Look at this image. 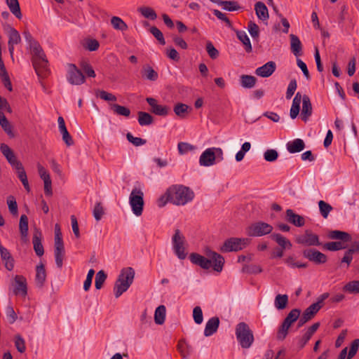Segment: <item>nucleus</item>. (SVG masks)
Wrapping results in <instances>:
<instances>
[{"mask_svg":"<svg viewBox=\"0 0 359 359\" xmlns=\"http://www.w3.org/2000/svg\"><path fill=\"white\" fill-rule=\"evenodd\" d=\"M95 95L106 101H116V97L114 95L103 90H97Z\"/></svg>","mask_w":359,"mask_h":359,"instance_id":"680f3d73","label":"nucleus"},{"mask_svg":"<svg viewBox=\"0 0 359 359\" xmlns=\"http://www.w3.org/2000/svg\"><path fill=\"white\" fill-rule=\"evenodd\" d=\"M147 102L151 107L150 111L157 116H165L168 114L169 108L165 105L158 104L157 100L154 97H147Z\"/></svg>","mask_w":359,"mask_h":359,"instance_id":"dca6fc26","label":"nucleus"},{"mask_svg":"<svg viewBox=\"0 0 359 359\" xmlns=\"http://www.w3.org/2000/svg\"><path fill=\"white\" fill-rule=\"evenodd\" d=\"M137 115L138 123L142 126L151 125L154 121V117L148 112L139 111Z\"/></svg>","mask_w":359,"mask_h":359,"instance_id":"a19ab883","label":"nucleus"},{"mask_svg":"<svg viewBox=\"0 0 359 359\" xmlns=\"http://www.w3.org/2000/svg\"><path fill=\"white\" fill-rule=\"evenodd\" d=\"M304 258L316 264H323L327 262V257L316 248H306L302 251Z\"/></svg>","mask_w":359,"mask_h":359,"instance_id":"f8f14e48","label":"nucleus"},{"mask_svg":"<svg viewBox=\"0 0 359 359\" xmlns=\"http://www.w3.org/2000/svg\"><path fill=\"white\" fill-rule=\"evenodd\" d=\"M320 212L324 218H327L330 212L332 210V207L324 201L318 202Z\"/></svg>","mask_w":359,"mask_h":359,"instance_id":"13d9d810","label":"nucleus"},{"mask_svg":"<svg viewBox=\"0 0 359 359\" xmlns=\"http://www.w3.org/2000/svg\"><path fill=\"white\" fill-rule=\"evenodd\" d=\"M312 114V104L308 95H304L302 97V109L301 118L302 121L306 122L309 116Z\"/></svg>","mask_w":359,"mask_h":359,"instance_id":"cd10ccee","label":"nucleus"},{"mask_svg":"<svg viewBox=\"0 0 359 359\" xmlns=\"http://www.w3.org/2000/svg\"><path fill=\"white\" fill-rule=\"evenodd\" d=\"M323 248L325 250L334 252L345 249L346 246H345L341 241H332L325 243Z\"/></svg>","mask_w":359,"mask_h":359,"instance_id":"8fccbe9b","label":"nucleus"},{"mask_svg":"<svg viewBox=\"0 0 359 359\" xmlns=\"http://www.w3.org/2000/svg\"><path fill=\"white\" fill-rule=\"evenodd\" d=\"M7 204H8V210H9L10 212L13 215L17 216L18 214V204H17L15 198L13 196H9L8 197Z\"/></svg>","mask_w":359,"mask_h":359,"instance_id":"6e6d98bb","label":"nucleus"},{"mask_svg":"<svg viewBox=\"0 0 359 359\" xmlns=\"http://www.w3.org/2000/svg\"><path fill=\"white\" fill-rule=\"evenodd\" d=\"M15 287L13 293L15 295L25 297L27 294V284L26 278L21 275L15 276Z\"/></svg>","mask_w":359,"mask_h":359,"instance_id":"a211bd4d","label":"nucleus"},{"mask_svg":"<svg viewBox=\"0 0 359 359\" xmlns=\"http://www.w3.org/2000/svg\"><path fill=\"white\" fill-rule=\"evenodd\" d=\"M112 27L119 31H126L128 28L127 24L119 17L114 16L111 18Z\"/></svg>","mask_w":359,"mask_h":359,"instance_id":"a18cd8bd","label":"nucleus"},{"mask_svg":"<svg viewBox=\"0 0 359 359\" xmlns=\"http://www.w3.org/2000/svg\"><path fill=\"white\" fill-rule=\"evenodd\" d=\"M205 49L211 59L215 60L219 57V53L211 41L206 43Z\"/></svg>","mask_w":359,"mask_h":359,"instance_id":"4d7b16f0","label":"nucleus"},{"mask_svg":"<svg viewBox=\"0 0 359 359\" xmlns=\"http://www.w3.org/2000/svg\"><path fill=\"white\" fill-rule=\"evenodd\" d=\"M80 67L81 69L86 74V75L89 77H95V72L93 69L90 64H89L87 61H81L80 62Z\"/></svg>","mask_w":359,"mask_h":359,"instance_id":"bf43d9fd","label":"nucleus"},{"mask_svg":"<svg viewBox=\"0 0 359 359\" xmlns=\"http://www.w3.org/2000/svg\"><path fill=\"white\" fill-rule=\"evenodd\" d=\"M32 53V62L39 77L46 78L49 74L48 61L39 43L34 40L29 43Z\"/></svg>","mask_w":359,"mask_h":359,"instance_id":"f257e3e1","label":"nucleus"},{"mask_svg":"<svg viewBox=\"0 0 359 359\" xmlns=\"http://www.w3.org/2000/svg\"><path fill=\"white\" fill-rule=\"evenodd\" d=\"M57 121L60 132L62 135V140L65 142L67 146H72L74 144V142L66 128L64 118L62 116H59Z\"/></svg>","mask_w":359,"mask_h":359,"instance_id":"393cba45","label":"nucleus"},{"mask_svg":"<svg viewBox=\"0 0 359 359\" xmlns=\"http://www.w3.org/2000/svg\"><path fill=\"white\" fill-rule=\"evenodd\" d=\"M320 326V322H316L308 328L305 334L303 335L302 338L299 339L298 341V346L299 349H302L305 346V345L311 339L313 334L317 331Z\"/></svg>","mask_w":359,"mask_h":359,"instance_id":"b1692460","label":"nucleus"},{"mask_svg":"<svg viewBox=\"0 0 359 359\" xmlns=\"http://www.w3.org/2000/svg\"><path fill=\"white\" fill-rule=\"evenodd\" d=\"M241 85L245 88H252L255 86L257 78L254 76L243 74L240 77Z\"/></svg>","mask_w":359,"mask_h":359,"instance_id":"ea45409f","label":"nucleus"},{"mask_svg":"<svg viewBox=\"0 0 359 359\" xmlns=\"http://www.w3.org/2000/svg\"><path fill=\"white\" fill-rule=\"evenodd\" d=\"M271 238L275 241L283 250L292 248L291 242L280 233H272Z\"/></svg>","mask_w":359,"mask_h":359,"instance_id":"e433bc0d","label":"nucleus"},{"mask_svg":"<svg viewBox=\"0 0 359 359\" xmlns=\"http://www.w3.org/2000/svg\"><path fill=\"white\" fill-rule=\"evenodd\" d=\"M19 229L21 236V239L24 242L28 241V217L26 215H22L20 218Z\"/></svg>","mask_w":359,"mask_h":359,"instance_id":"c756f323","label":"nucleus"},{"mask_svg":"<svg viewBox=\"0 0 359 359\" xmlns=\"http://www.w3.org/2000/svg\"><path fill=\"white\" fill-rule=\"evenodd\" d=\"M301 100L302 95L298 92L293 99L292 104L290 109V116L292 119H294L299 113Z\"/></svg>","mask_w":359,"mask_h":359,"instance_id":"f704fd0d","label":"nucleus"},{"mask_svg":"<svg viewBox=\"0 0 359 359\" xmlns=\"http://www.w3.org/2000/svg\"><path fill=\"white\" fill-rule=\"evenodd\" d=\"M205 255L212 260V266L214 271L220 273L224 267V258L220 254L211 250L209 248L205 250Z\"/></svg>","mask_w":359,"mask_h":359,"instance_id":"4468645a","label":"nucleus"},{"mask_svg":"<svg viewBox=\"0 0 359 359\" xmlns=\"http://www.w3.org/2000/svg\"><path fill=\"white\" fill-rule=\"evenodd\" d=\"M67 80L72 85H81L86 81L82 72L74 64H68Z\"/></svg>","mask_w":359,"mask_h":359,"instance_id":"ddd939ff","label":"nucleus"},{"mask_svg":"<svg viewBox=\"0 0 359 359\" xmlns=\"http://www.w3.org/2000/svg\"><path fill=\"white\" fill-rule=\"evenodd\" d=\"M248 29L250 34L253 39H257L259 34V28L258 25L253 21L248 22Z\"/></svg>","mask_w":359,"mask_h":359,"instance_id":"0e129e2a","label":"nucleus"},{"mask_svg":"<svg viewBox=\"0 0 359 359\" xmlns=\"http://www.w3.org/2000/svg\"><path fill=\"white\" fill-rule=\"evenodd\" d=\"M285 219L287 222L297 227H302L305 224L304 217L296 214L292 209H287L285 211Z\"/></svg>","mask_w":359,"mask_h":359,"instance_id":"412c9836","label":"nucleus"},{"mask_svg":"<svg viewBox=\"0 0 359 359\" xmlns=\"http://www.w3.org/2000/svg\"><path fill=\"white\" fill-rule=\"evenodd\" d=\"M279 156L278 152L276 149H267L264 154V158L266 161L274 162Z\"/></svg>","mask_w":359,"mask_h":359,"instance_id":"e2e57ef3","label":"nucleus"},{"mask_svg":"<svg viewBox=\"0 0 359 359\" xmlns=\"http://www.w3.org/2000/svg\"><path fill=\"white\" fill-rule=\"evenodd\" d=\"M38 172L40 177L44 182V193L47 196L53 195L52 191V182L49 173L47 170L40 164L37 165Z\"/></svg>","mask_w":359,"mask_h":359,"instance_id":"f3484780","label":"nucleus"},{"mask_svg":"<svg viewBox=\"0 0 359 359\" xmlns=\"http://www.w3.org/2000/svg\"><path fill=\"white\" fill-rule=\"evenodd\" d=\"M243 271L250 274H257L262 271V269L256 264L245 265L243 267Z\"/></svg>","mask_w":359,"mask_h":359,"instance_id":"338daca9","label":"nucleus"},{"mask_svg":"<svg viewBox=\"0 0 359 359\" xmlns=\"http://www.w3.org/2000/svg\"><path fill=\"white\" fill-rule=\"evenodd\" d=\"M41 241V231L39 229L36 228L32 237V243L34 252L39 257H41L44 254V249Z\"/></svg>","mask_w":359,"mask_h":359,"instance_id":"4be33fe9","label":"nucleus"},{"mask_svg":"<svg viewBox=\"0 0 359 359\" xmlns=\"http://www.w3.org/2000/svg\"><path fill=\"white\" fill-rule=\"evenodd\" d=\"M255 10L257 18L261 20H266L269 18V11L266 5L262 2L258 1L255 5Z\"/></svg>","mask_w":359,"mask_h":359,"instance_id":"72a5a7b5","label":"nucleus"},{"mask_svg":"<svg viewBox=\"0 0 359 359\" xmlns=\"http://www.w3.org/2000/svg\"><path fill=\"white\" fill-rule=\"evenodd\" d=\"M177 349L180 353L183 359H187L193 350L192 346L187 344L184 339H182L178 341Z\"/></svg>","mask_w":359,"mask_h":359,"instance_id":"7c9ffc66","label":"nucleus"},{"mask_svg":"<svg viewBox=\"0 0 359 359\" xmlns=\"http://www.w3.org/2000/svg\"><path fill=\"white\" fill-rule=\"evenodd\" d=\"M173 249L177 257L180 259H184L187 257L184 243L185 241L184 236L181 233L180 229H177L172 238Z\"/></svg>","mask_w":359,"mask_h":359,"instance_id":"1a4fd4ad","label":"nucleus"},{"mask_svg":"<svg viewBox=\"0 0 359 359\" xmlns=\"http://www.w3.org/2000/svg\"><path fill=\"white\" fill-rule=\"evenodd\" d=\"M276 65L273 61H269L255 70V74L261 77H269L276 71Z\"/></svg>","mask_w":359,"mask_h":359,"instance_id":"5701e85b","label":"nucleus"},{"mask_svg":"<svg viewBox=\"0 0 359 359\" xmlns=\"http://www.w3.org/2000/svg\"><path fill=\"white\" fill-rule=\"evenodd\" d=\"M166 308L164 305H160L156 309L154 313V321L157 325H163L165 319Z\"/></svg>","mask_w":359,"mask_h":359,"instance_id":"4c0bfd02","label":"nucleus"},{"mask_svg":"<svg viewBox=\"0 0 359 359\" xmlns=\"http://www.w3.org/2000/svg\"><path fill=\"white\" fill-rule=\"evenodd\" d=\"M54 256L57 268L62 269L65 256L64 243L62 235H55Z\"/></svg>","mask_w":359,"mask_h":359,"instance_id":"9d476101","label":"nucleus"},{"mask_svg":"<svg viewBox=\"0 0 359 359\" xmlns=\"http://www.w3.org/2000/svg\"><path fill=\"white\" fill-rule=\"evenodd\" d=\"M238 39L243 43L245 50L247 53H251L252 50V45L249 37L244 31H236Z\"/></svg>","mask_w":359,"mask_h":359,"instance_id":"79ce46f5","label":"nucleus"},{"mask_svg":"<svg viewBox=\"0 0 359 359\" xmlns=\"http://www.w3.org/2000/svg\"><path fill=\"white\" fill-rule=\"evenodd\" d=\"M214 147L205 149L199 158V163L202 166L208 167L215 163L216 154L213 151Z\"/></svg>","mask_w":359,"mask_h":359,"instance_id":"6ab92c4d","label":"nucleus"},{"mask_svg":"<svg viewBox=\"0 0 359 359\" xmlns=\"http://www.w3.org/2000/svg\"><path fill=\"white\" fill-rule=\"evenodd\" d=\"M150 32L153 34V36L158 41V42L161 45L165 44V41L163 34L158 28H157L155 26L151 27L150 28Z\"/></svg>","mask_w":359,"mask_h":359,"instance_id":"69168bd1","label":"nucleus"},{"mask_svg":"<svg viewBox=\"0 0 359 359\" xmlns=\"http://www.w3.org/2000/svg\"><path fill=\"white\" fill-rule=\"evenodd\" d=\"M220 4L223 9L228 11H236L241 8L238 3L235 1H222Z\"/></svg>","mask_w":359,"mask_h":359,"instance_id":"864d4df0","label":"nucleus"},{"mask_svg":"<svg viewBox=\"0 0 359 359\" xmlns=\"http://www.w3.org/2000/svg\"><path fill=\"white\" fill-rule=\"evenodd\" d=\"M6 31L8 36V51L11 57H13L14 52V46L20 43L21 37L19 32L15 28L10 25H7Z\"/></svg>","mask_w":359,"mask_h":359,"instance_id":"2eb2a0df","label":"nucleus"},{"mask_svg":"<svg viewBox=\"0 0 359 359\" xmlns=\"http://www.w3.org/2000/svg\"><path fill=\"white\" fill-rule=\"evenodd\" d=\"M167 194L170 203L176 205H184L194 197V191L184 185H172L167 189Z\"/></svg>","mask_w":359,"mask_h":359,"instance_id":"f03ea898","label":"nucleus"},{"mask_svg":"<svg viewBox=\"0 0 359 359\" xmlns=\"http://www.w3.org/2000/svg\"><path fill=\"white\" fill-rule=\"evenodd\" d=\"M107 274L102 270L98 271L95 276V286L97 290H100L107 279Z\"/></svg>","mask_w":359,"mask_h":359,"instance_id":"5fc2aeb1","label":"nucleus"},{"mask_svg":"<svg viewBox=\"0 0 359 359\" xmlns=\"http://www.w3.org/2000/svg\"><path fill=\"white\" fill-rule=\"evenodd\" d=\"M327 237L332 240H339L341 242L349 243L352 242V237L351 234L346 231L339 230H332L327 233Z\"/></svg>","mask_w":359,"mask_h":359,"instance_id":"a878e982","label":"nucleus"},{"mask_svg":"<svg viewBox=\"0 0 359 359\" xmlns=\"http://www.w3.org/2000/svg\"><path fill=\"white\" fill-rule=\"evenodd\" d=\"M189 259L194 264L199 266L203 269L208 270L212 266L211 259L196 252L190 254Z\"/></svg>","mask_w":359,"mask_h":359,"instance_id":"aec40b11","label":"nucleus"},{"mask_svg":"<svg viewBox=\"0 0 359 359\" xmlns=\"http://www.w3.org/2000/svg\"><path fill=\"white\" fill-rule=\"evenodd\" d=\"M249 243L250 240L248 238L231 237L224 242L219 250L222 252H237L241 250Z\"/></svg>","mask_w":359,"mask_h":359,"instance_id":"6e6552de","label":"nucleus"},{"mask_svg":"<svg viewBox=\"0 0 359 359\" xmlns=\"http://www.w3.org/2000/svg\"><path fill=\"white\" fill-rule=\"evenodd\" d=\"M291 51L295 56L302 55V45L299 37L293 34L290 35Z\"/></svg>","mask_w":359,"mask_h":359,"instance_id":"2f4dec72","label":"nucleus"},{"mask_svg":"<svg viewBox=\"0 0 359 359\" xmlns=\"http://www.w3.org/2000/svg\"><path fill=\"white\" fill-rule=\"evenodd\" d=\"M300 313L301 310L299 309H293L290 311L278 328L276 336L277 339L282 341L286 338L289 328L299 319Z\"/></svg>","mask_w":359,"mask_h":359,"instance_id":"39448f33","label":"nucleus"},{"mask_svg":"<svg viewBox=\"0 0 359 359\" xmlns=\"http://www.w3.org/2000/svg\"><path fill=\"white\" fill-rule=\"evenodd\" d=\"M320 309V306H319L317 304H312L304 311L302 315L305 316L309 320H311L315 317Z\"/></svg>","mask_w":359,"mask_h":359,"instance_id":"37998d69","label":"nucleus"},{"mask_svg":"<svg viewBox=\"0 0 359 359\" xmlns=\"http://www.w3.org/2000/svg\"><path fill=\"white\" fill-rule=\"evenodd\" d=\"M305 148V143L302 139H295L287 144V149L291 154L302 151Z\"/></svg>","mask_w":359,"mask_h":359,"instance_id":"473e14b6","label":"nucleus"},{"mask_svg":"<svg viewBox=\"0 0 359 359\" xmlns=\"http://www.w3.org/2000/svg\"><path fill=\"white\" fill-rule=\"evenodd\" d=\"M288 304V296L287 294H277L275 298L274 304L277 309L283 310Z\"/></svg>","mask_w":359,"mask_h":359,"instance_id":"c03bdc74","label":"nucleus"},{"mask_svg":"<svg viewBox=\"0 0 359 359\" xmlns=\"http://www.w3.org/2000/svg\"><path fill=\"white\" fill-rule=\"evenodd\" d=\"M15 346L18 352L23 353L25 352L26 346L24 339L20 335L17 334L15 336Z\"/></svg>","mask_w":359,"mask_h":359,"instance_id":"052dcab7","label":"nucleus"},{"mask_svg":"<svg viewBox=\"0 0 359 359\" xmlns=\"http://www.w3.org/2000/svg\"><path fill=\"white\" fill-rule=\"evenodd\" d=\"M343 290L351 294L359 293V280H352L347 283L343 287Z\"/></svg>","mask_w":359,"mask_h":359,"instance_id":"603ef678","label":"nucleus"},{"mask_svg":"<svg viewBox=\"0 0 359 359\" xmlns=\"http://www.w3.org/2000/svg\"><path fill=\"white\" fill-rule=\"evenodd\" d=\"M46 279V271L43 263H40L36 267L35 282L37 287L41 288L43 287Z\"/></svg>","mask_w":359,"mask_h":359,"instance_id":"c85d7f7f","label":"nucleus"},{"mask_svg":"<svg viewBox=\"0 0 359 359\" xmlns=\"http://www.w3.org/2000/svg\"><path fill=\"white\" fill-rule=\"evenodd\" d=\"M11 12L19 20L22 17L18 0H6Z\"/></svg>","mask_w":359,"mask_h":359,"instance_id":"58836bf2","label":"nucleus"},{"mask_svg":"<svg viewBox=\"0 0 359 359\" xmlns=\"http://www.w3.org/2000/svg\"><path fill=\"white\" fill-rule=\"evenodd\" d=\"M189 108V107L185 104L177 103L175 105L173 111L177 116L184 118L188 115Z\"/></svg>","mask_w":359,"mask_h":359,"instance_id":"49530a36","label":"nucleus"},{"mask_svg":"<svg viewBox=\"0 0 359 359\" xmlns=\"http://www.w3.org/2000/svg\"><path fill=\"white\" fill-rule=\"evenodd\" d=\"M138 11L145 18L150 19L151 20H154L157 18V15L155 11L147 6H142L138 8Z\"/></svg>","mask_w":359,"mask_h":359,"instance_id":"3c124183","label":"nucleus"},{"mask_svg":"<svg viewBox=\"0 0 359 359\" xmlns=\"http://www.w3.org/2000/svg\"><path fill=\"white\" fill-rule=\"evenodd\" d=\"M235 333L236 339L243 348H248L253 344V332L246 323H239L236 327Z\"/></svg>","mask_w":359,"mask_h":359,"instance_id":"20e7f679","label":"nucleus"},{"mask_svg":"<svg viewBox=\"0 0 359 359\" xmlns=\"http://www.w3.org/2000/svg\"><path fill=\"white\" fill-rule=\"evenodd\" d=\"M219 323L220 320L218 317L215 316L210 318L205 325L204 335L205 337H210L217 332L219 326Z\"/></svg>","mask_w":359,"mask_h":359,"instance_id":"bb28decb","label":"nucleus"},{"mask_svg":"<svg viewBox=\"0 0 359 359\" xmlns=\"http://www.w3.org/2000/svg\"><path fill=\"white\" fill-rule=\"evenodd\" d=\"M272 231L271 224L261 221L251 224L246 229L247 235L250 237H261L271 233Z\"/></svg>","mask_w":359,"mask_h":359,"instance_id":"0eeeda50","label":"nucleus"},{"mask_svg":"<svg viewBox=\"0 0 359 359\" xmlns=\"http://www.w3.org/2000/svg\"><path fill=\"white\" fill-rule=\"evenodd\" d=\"M110 107L114 112L118 115L126 117H128L130 115V110L126 107L118 104H111Z\"/></svg>","mask_w":359,"mask_h":359,"instance_id":"09e8293b","label":"nucleus"},{"mask_svg":"<svg viewBox=\"0 0 359 359\" xmlns=\"http://www.w3.org/2000/svg\"><path fill=\"white\" fill-rule=\"evenodd\" d=\"M135 277V270L132 267L123 268L116 279L114 292L116 298L119 297L123 292L127 291L132 285Z\"/></svg>","mask_w":359,"mask_h":359,"instance_id":"7ed1b4c3","label":"nucleus"},{"mask_svg":"<svg viewBox=\"0 0 359 359\" xmlns=\"http://www.w3.org/2000/svg\"><path fill=\"white\" fill-rule=\"evenodd\" d=\"M358 348H359V339H355L351 344L350 349H349L348 353L347 354V359L353 358L357 353Z\"/></svg>","mask_w":359,"mask_h":359,"instance_id":"774afa93","label":"nucleus"},{"mask_svg":"<svg viewBox=\"0 0 359 359\" xmlns=\"http://www.w3.org/2000/svg\"><path fill=\"white\" fill-rule=\"evenodd\" d=\"M130 205L133 213L136 216L142 214L144 208V194L141 189L135 188L132 190L129 197Z\"/></svg>","mask_w":359,"mask_h":359,"instance_id":"423d86ee","label":"nucleus"},{"mask_svg":"<svg viewBox=\"0 0 359 359\" xmlns=\"http://www.w3.org/2000/svg\"><path fill=\"white\" fill-rule=\"evenodd\" d=\"M142 76L151 81H155L158 78V74L151 66L144 65L142 70Z\"/></svg>","mask_w":359,"mask_h":359,"instance_id":"c9c22d12","label":"nucleus"},{"mask_svg":"<svg viewBox=\"0 0 359 359\" xmlns=\"http://www.w3.org/2000/svg\"><path fill=\"white\" fill-rule=\"evenodd\" d=\"M0 126L3 130L11 137H13L14 135L12 131L11 126L6 118L4 114L0 111Z\"/></svg>","mask_w":359,"mask_h":359,"instance_id":"de8ad7c7","label":"nucleus"},{"mask_svg":"<svg viewBox=\"0 0 359 359\" xmlns=\"http://www.w3.org/2000/svg\"><path fill=\"white\" fill-rule=\"evenodd\" d=\"M295 241L298 244L307 246H320L322 245L319 241V236L309 229L305 230L303 234L297 236Z\"/></svg>","mask_w":359,"mask_h":359,"instance_id":"9b49d317","label":"nucleus"}]
</instances>
